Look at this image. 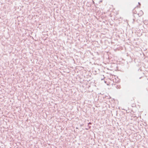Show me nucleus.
<instances>
[{
  "label": "nucleus",
  "instance_id": "obj_1",
  "mask_svg": "<svg viewBox=\"0 0 148 148\" xmlns=\"http://www.w3.org/2000/svg\"><path fill=\"white\" fill-rule=\"evenodd\" d=\"M143 14V12L142 10H140L139 13H138V14L139 16H141Z\"/></svg>",
  "mask_w": 148,
  "mask_h": 148
},
{
  "label": "nucleus",
  "instance_id": "obj_2",
  "mask_svg": "<svg viewBox=\"0 0 148 148\" xmlns=\"http://www.w3.org/2000/svg\"><path fill=\"white\" fill-rule=\"evenodd\" d=\"M134 13L136 14L137 13V12H134Z\"/></svg>",
  "mask_w": 148,
  "mask_h": 148
},
{
  "label": "nucleus",
  "instance_id": "obj_3",
  "mask_svg": "<svg viewBox=\"0 0 148 148\" xmlns=\"http://www.w3.org/2000/svg\"><path fill=\"white\" fill-rule=\"evenodd\" d=\"M89 124H91L90 123H89Z\"/></svg>",
  "mask_w": 148,
  "mask_h": 148
}]
</instances>
